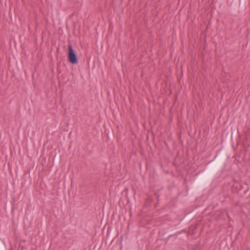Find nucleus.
Returning a JSON list of instances; mask_svg holds the SVG:
<instances>
[{
	"label": "nucleus",
	"mask_w": 250,
	"mask_h": 250,
	"mask_svg": "<svg viewBox=\"0 0 250 250\" xmlns=\"http://www.w3.org/2000/svg\"><path fill=\"white\" fill-rule=\"evenodd\" d=\"M1 250H4V249L2 248V249Z\"/></svg>",
	"instance_id": "3"
},
{
	"label": "nucleus",
	"mask_w": 250,
	"mask_h": 250,
	"mask_svg": "<svg viewBox=\"0 0 250 250\" xmlns=\"http://www.w3.org/2000/svg\"><path fill=\"white\" fill-rule=\"evenodd\" d=\"M68 61L72 64H75L78 62V58L76 53L73 50L72 45L69 44L68 46Z\"/></svg>",
	"instance_id": "1"
},
{
	"label": "nucleus",
	"mask_w": 250,
	"mask_h": 250,
	"mask_svg": "<svg viewBox=\"0 0 250 250\" xmlns=\"http://www.w3.org/2000/svg\"><path fill=\"white\" fill-rule=\"evenodd\" d=\"M221 165V163L220 161H216L213 163L210 168V170L211 173L215 172L220 167Z\"/></svg>",
	"instance_id": "2"
}]
</instances>
